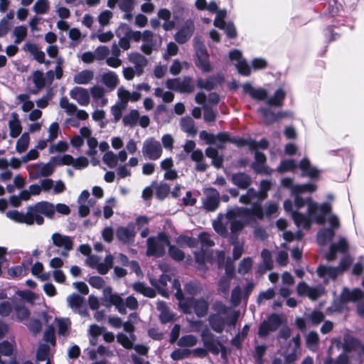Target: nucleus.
<instances>
[{"instance_id": "1", "label": "nucleus", "mask_w": 364, "mask_h": 364, "mask_svg": "<svg viewBox=\"0 0 364 364\" xmlns=\"http://www.w3.org/2000/svg\"><path fill=\"white\" fill-rule=\"evenodd\" d=\"M278 210V204L268 202L266 205L265 212L259 203H254L251 208L233 207L228 209L225 218L230 224V229L232 237H237L240 232L247 225L262 220L264 215L271 217Z\"/></svg>"}, {"instance_id": "2", "label": "nucleus", "mask_w": 364, "mask_h": 364, "mask_svg": "<svg viewBox=\"0 0 364 364\" xmlns=\"http://www.w3.org/2000/svg\"><path fill=\"white\" fill-rule=\"evenodd\" d=\"M55 212V209L53 203L47 201H41L33 205H30L25 213L14 210L8 213L7 215L11 219L18 223H26L29 225L36 223L41 225L44 222L41 215L51 218Z\"/></svg>"}, {"instance_id": "3", "label": "nucleus", "mask_w": 364, "mask_h": 364, "mask_svg": "<svg viewBox=\"0 0 364 364\" xmlns=\"http://www.w3.org/2000/svg\"><path fill=\"white\" fill-rule=\"evenodd\" d=\"M308 215L302 214L295 211L292 213V219L297 227H302L306 230L311 228V220L318 225H323L326 221V216L331 215V205L328 203H323L321 205L312 201L311 198H309Z\"/></svg>"}, {"instance_id": "4", "label": "nucleus", "mask_w": 364, "mask_h": 364, "mask_svg": "<svg viewBox=\"0 0 364 364\" xmlns=\"http://www.w3.org/2000/svg\"><path fill=\"white\" fill-rule=\"evenodd\" d=\"M172 289H176L175 296L178 301L179 307L185 314H191L193 311L198 317H204L207 315L209 304L208 300L200 298L198 299L193 298H185L181 289V284L178 279H173L171 282Z\"/></svg>"}, {"instance_id": "5", "label": "nucleus", "mask_w": 364, "mask_h": 364, "mask_svg": "<svg viewBox=\"0 0 364 364\" xmlns=\"http://www.w3.org/2000/svg\"><path fill=\"white\" fill-rule=\"evenodd\" d=\"M242 88L245 92L247 93L252 99L264 101L267 105L272 107H282L286 96V93L282 88L277 89L272 97H268L267 90L262 87L255 88L250 83H245Z\"/></svg>"}, {"instance_id": "6", "label": "nucleus", "mask_w": 364, "mask_h": 364, "mask_svg": "<svg viewBox=\"0 0 364 364\" xmlns=\"http://www.w3.org/2000/svg\"><path fill=\"white\" fill-rule=\"evenodd\" d=\"M103 300L106 302L107 306H114L118 312L122 314H127L126 308L135 310L139 306L138 301L134 296H129L124 301L119 294L113 293L110 287L104 289Z\"/></svg>"}, {"instance_id": "7", "label": "nucleus", "mask_w": 364, "mask_h": 364, "mask_svg": "<svg viewBox=\"0 0 364 364\" xmlns=\"http://www.w3.org/2000/svg\"><path fill=\"white\" fill-rule=\"evenodd\" d=\"M212 308L214 312L208 316L209 325L213 331L221 333L228 321V311H230V308L220 301L215 302Z\"/></svg>"}, {"instance_id": "8", "label": "nucleus", "mask_w": 364, "mask_h": 364, "mask_svg": "<svg viewBox=\"0 0 364 364\" xmlns=\"http://www.w3.org/2000/svg\"><path fill=\"white\" fill-rule=\"evenodd\" d=\"M282 185L286 188H288L291 190V193L293 196H294V205L298 210L301 208L304 207L305 204L309 205V198H307L306 200L299 196V195L302 193H312L316 191V186L313 183H305L301 185H294V181L290 178H283L281 181Z\"/></svg>"}, {"instance_id": "9", "label": "nucleus", "mask_w": 364, "mask_h": 364, "mask_svg": "<svg viewBox=\"0 0 364 364\" xmlns=\"http://www.w3.org/2000/svg\"><path fill=\"white\" fill-rule=\"evenodd\" d=\"M146 243V255L156 257H162L165 253L166 247L169 245L168 239L164 234H159L157 237H149Z\"/></svg>"}, {"instance_id": "10", "label": "nucleus", "mask_w": 364, "mask_h": 364, "mask_svg": "<svg viewBox=\"0 0 364 364\" xmlns=\"http://www.w3.org/2000/svg\"><path fill=\"white\" fill-rule=\"evenodd\" d=\"M52 244L58 248V253L63 257H68L73 250L74 240L70 236L55 232L51 235Z\"/></svg>"}, {"instance_id": "11", "label": "nucleus", "mask_w": 364, "mask_h": 364, "mask_svg": "<svg viewBox=\"0 0 364 364\" xmlns=\"http://www.w3.org/2000/svg\"><path fill=\"white\" fill-rule=\"evenodd\" d=\"M327 221L331 225L329 228H323L317 233V242L319 245L323 246L331 241L334 235L335 230L340 227V221L338 216L335 214H331L327 218Z\"/></svg>"}, {"instance_id": "12", "label": "nucleus", "mask_w": 364, "mask_h": 364, "mask_svg": "<svg viewBox=\"0 0 364 364\" xmlns=\"http://www.w3.org/2000/svg\"><path fill=\"white\" fill-rule=\"evenodd\" d=\"M282 322V316L277 314H272L259 324L258 336L262 338L267 337L271 333L276 331L279 328Z\"/></svg>"}, {"instance_id": "13", "label": "nucleus", "mask_w": 364, "mask_h": 364, "mask_svg": "<svg viewBox=\"0 0 364 364\" xmlns=\"http://www.w3.org/2000/svg\"><path fill=\"white\" fill-rule=\"evenodd\" d=\"M161 143L154 137H149L143 142L141 153L143 156L149 160H157L162 154Z\"/></svg>"}, {"instance_id": "14", "label": "nucleus", "mask_w": 364, "mask_h": 364, "mask_svg": "<svg viewBox=\"0 0 364 364\" xmlns=\"http://www.w3.org/2000/svg\"><path fill=\"white\" fill-rule=\"evenodd\" d=\"M201 340L204 347L211 353L218 355L225 350L224 346L208 328H205L200 333Z\"/></svg>"}, {"instance_id": "15", "label": "nucleus", "mask_w": 364, "mask_h": 364, "mask_svg": "<svg viewBox=\"0 0 364 364\" xmlns=\"http://www.w3.org/2000/svg\"><path fill=\"white\" fill-rule=\"evenodd\" d=\"M166 85L170 90L183 93H191L194 90V85L192 78L190 77L168 79Z\"/></svg>"}, {"instance_id": "16", "label": "nucleus", "mask_w": 364, "mask_h": 364, "mask_svg": "<svg viewBox=\"0 0 364 364\" xmlns=\"http://www.w3.org/2000/svg\"><path fill=\"white\" fill-rule=\"evenodd\" d=\"M194 31V21L192 18H188L175 33L174 39L178 43L184 44L189 41Z\"/></svg>"}, {"instance_id": "17", "label": "nucleus", "mask_w": 364, "mask_h": 364, "mask_svg": "<svg viewBox=\"0 0 364 364\" xmlns=\"http://www.w3.org/2000/svg\"><path fill=\"white\" fill-rule=\"evenodd\" d=\"M220 204L219 192L213 188H205L203 191V205L208 211H215Z\"/></svg>"}, {"instance_id": "18", "label": "nucleus", "mask_w": 364, "mask_h": 364, "mask_svg": "<svg viewBox=\"0 0 364 364\" xmlns=\"http://www.w3.org/2000/svg\"><path fill=\"white\" fill-rule=\"evenodd\" d=\"M143 43L141 50L146 55H151L153 50L158 48L157 39L152 31L145 30L144 31Z\"/></svg>"}, {"instance_id": "19", "label": "nucleus", "mask_w": 364, "mask_h": 364, "mask_svg": "<svg viewBox=\"0 0 364 364\" xmlns=\"http://www.w3.org/2000/svg\"><path fill=\"white\" fill-rule=\"evenodd\" d=\"M69 95L81 106L86 107L90 102V92L84 87H75L70 90Z\"/></svg>"}, {"instance_id": "20", "label": "nucleus", "mask_w": 364, "mask_h": 364, "mask_svg": "<svg viewBox=\"0 0 364 364\" xmlns=\"http://www.w3.org/2000/svg\"><path fill=\"white\" fill-rule=\"evenodd\" d=\"M136 231L133 224H129L127 227H119L116 232L117 239L124 244L133 243Z\"/></svg>"}, {"instance_id": "21", "label": "nucleus", "mask_w": 364, "mask_h": 364, "mask_svg": "<svg viewBox=\"0 0 364 364\" xmlns=\"http://www.w3.org/2000/svg\"><path fill=\"white\" fill-rule=\"evenodd\" d=\"M230 59L236 61V67L238 72L245 76L250 74L251 70L247 62L242 58V53L239 50H234L229 53Z\"/></svg>"}, {"instance_id": "22", "label": "nucleus", "mask_w": 364, "mask_h": 364, "mask_svg": "<svg viewBox=\"0 0 364 364\" xmlns=\"http://www.w3.org/2000/svg\"><path fill=\"white\" fill-rule=\"evenodd\" d=\"M266 156L265 155L258 151H255V161L253 162L252 167L254 171L257 173L269 175L272 171L270 170L266 165Z\"/></svg>"}, {"instance_id": "23", "label": "nucleus", "mask_w": 364, "mask_h": 364, "mask_svg": "<svg viewBox=\"0 0 364 364\" xmlns=\"http://www.w3.org/2000/svg\"><path fill=\"white\" fill-rule=\"evenodd\" d=\"M348 249V244L347 240L341 237L337 243H332L330 245L329 252L326 255V259L331 262L336 258V253L340 252L345 253Z\"/></svg>"}, {"instance_id": "24", "label": "nucleus", "mask_w": 364, "mask_h": 364, "mask_svg": "<svg viewBox=\"0 0 364 364\" xmlns=\"http://www.w3.org/2000/svg\"><path fill=\"white\" fill-rule=\"evenodd\" d=\"M80 134L87 139V144L89 147L87 154L89 156H95L97 153V147L98 146V141L95 138L91 136V130L88 127H83L80 129Z\"/></svg>"}, {"instance_id": "25", "label": "nucleus", "mask_w": 364, "mask_h": 364, "mask_svg": "<svg viewBox=\"0 0 364 364\" xmlns=\"http://www.w3.org/2000/svg\"><path fill=\"white\" fill-rule=\"evenodd\" d=\"M128 60L135 65L136 73L138 75H141L143 69L148 64L147 59L141 54L134 52L128 55Z\"/></svg>"}, {"instance_id": "26", "label": "nucleus", "mask_w": 364, "mask_h": 364, "mask_svg": "<svg viewBox=\"0 0 364 364\" xmlns=\"http://www.w3.org/2000/svg\"><path fill=\"white\" fill-rule=\"evenodd\" d=\"M168 282H171V279L166 274L161 275L159 279H150L151 284L154 287L158 290L159 294L164 297H168L169 296L168 290L165 289Z\"/></svg>"}, {"instance_id": "27", "label": "nucleus", "mask_w": 364, "mask_h": 364, "mask_svg": "<svg viewBox=\"0 0 364 364\" xmlns=\"http://www.w3.org/2000/svg\"><path fill=\"white\" fill-rule=\"evenodd\" d=\"M91 95L93 100L100 107H105L108 103V100L105 97V90L100 85H94L90 89V95Z\"/></svg>"}, {"instance_id": "28", "label": "nucleus", "mask_w": 364, "mask_h": 364, "mask_svg": "<svg viewBox=\"0 0 364 364\" xmlns=\"http://www.w3.org/2000/svg\"><path fill=\"white\" fill-rule=\"evenodd\" d=\"M56 165L52 161V159L48 163L46 164H38L33 166L36 170L35 178L38 177H47L53 173Z\"/></svg>"}, {"instance_id": "29", "label": "nucleus", "mask_w": 364, "mask_h": 364, "mask_svg": "<svg viewBox=\"0 0 364 364\" xmlns=\"http://www.w3.org/2000/svg\"><path fill=\"white\" fill-rule=\"evenodd\" d=\"M232 181L238 188L246 189L252 183V178L247 173L240 172L232 176Z\"/></svg>"}, {"instance_id": "30", "label": "nucleus", "mask_w": 364, "mask_h": 364, "mask_svg": "<svg viewBox=\"0 0 364 364\" xmlns=\"http://www.w3.org/2000/svg\"><path fill=\"white\" fill-rule=\"evenodd\" d=\"M23 50L25 52H28L31 55H32L34 59L36 60L38 63H44L45 53L43 51L39 49L38 46L36 44L28 42L24 44Z\"/></svg>"}, {"instance_id": "31", "label": "nucleus", "mask_w": 364, "mask_h": 364, "mask_svg": "<svg viewBox=\"0 0 364 364\" xmlns=\"http://www.w3.org/2000/svg\"><path fill=\"white\" fill-rule=\"evenodd\" d=\"M107 5L110 9H114L117 5L122 11H132L134 0H107Z\"/></svg>"}, {"instance_id": "32", "label": "nucleus", "mask_w": 364, "mask_h": 364, "mask_svg": "<svg viewBox=\"0 0 364 364\" xmlns=\"http://www.w3.org/2000/svg\"><path fill=\"white\" fill-rule=\"evenodd\" d=\"M181 130L189 136H195L197 134V129L193 119L190 117H182L179 122Z\"/></svg>"}, {"instance_id": "33", "label": "nucleus", "mask_w": 364, "mask_h": 364, "mask_svg": "<svg viewBox=\"0 0 364 364\" xmlns=\"http://www.w3.org/2000/svg\"><path fill=\"white\" fill-rule=\"evenodd\" d=\"M94 78V73L90 70H83L73 77V81L78 85H87L90 83Z\"/></svg>"}, {"instance_id": "34", "label": "nucleus", "mask_w": 364, "mask_h": 364, "mask_svg": "<svg viewBox=\"0 0 364 364\" xmlns=\"http://www.w3.org/2000/svg\"><path fill=\"white\" fill-rule=\"evenodd\" d=\"M32 81L35 85L36 90H32L33 94H38V92L42 90L46 84V79L44 73L40 70H36L32 73L31 75Z\"/></svg>"}, {"instance_id": "35", "label": "nucleus", "mask_w": 364, "mask_h": 364, "mask_svg": "<svg viewBox=\"0 0 364 364\" xmlns=\"http://www.w3.org/2000/svg\"><path fill=\"white\" fill-rule=\"evenodd\" d=\"M299 168L303 171V176H307L310 178H316L318 175V171L317 168L312 166L309 160L306 158L303 159L300 161Z\"/></svg>"}, {"instance_id": "36", "label": "nucleus", "mask_w": 364, "mask_h": 364, "mask_svg": "<svg viewBox=\"0 0 364 364\" xmlns=\"http://www.w3.org/2000/svg\"><path fill=\"white\" fill-rule=\"evenodd\" d=\"M101 78L103 84L110 90L114 89L119 83L118 76L113 71H108L103 73Z\"/></svg>"}, {"instance_id": "37", "label": "nucleus", "mask_w": 364, "mask_h": 364, "mask_svg": "<svg viewBox=\"0 0 364 364\" xmlns=\"http://www.w3.org/2000/svg\"><path fill=\"white\" fill-rule=\"evenodd\" d=\"M14 309L16 314V318L20 322H23L24 321L28 320L31 315L30 311L22 302L15 303Z\"/></svg>"}, {"instance_id": "38", "label": "nucleus", "mask_w": 364, "mask_h": 364, "mask_svg": "<svg viewBox=\"0 0 364 364\" xmlns=\"http://www.w3.org/2000/svg\"><path fill=\"white\" fill-rule=\"evenodd\" d=\"M257 112L262 117L264 122L267 124H271L278 121L277 113H274L269 108H259Z\"/></svg>"}, {"instance_id": "39", "label": "nucleus", "mask_w": 364, "mask_h": 364, "mask_svg": "<svg viewBox=\"0 0 364 364\" xmlns=\"http://www.w3.org/2000/svg\"><path fill=\"white\" fill-rule=\"evenodd\" d=\"M9 127L11 137L16 138L21 134L22 127L17 114H12V119L9 122Z\"/></svg>"}, {"instance_id": "40", "label": "nucleus", "mask_w": 364, "mask_h": 364, "mask_svg": "<svg viewBox=\"0 0 364 364\" xmlns=\"http://www.w3.org/2000/svg\"><path fill=\"white\" fill-rule=\"evenodd\" d=\"M156 309L159 311H160L159 318L162 323H167L172 320L173 315L170 312L166 304L164 301H157Z\"/></svg>"}, {"instance_id": "41", "label": "nucleus", "mask_w": 364, "mask_h": 364, "mask_svg": "<svg viewBox=\"0 0 364 364\" xmlns=\"http://www.w3.org/2000/svg\"><path fill=\"white\" fill-rule=\"evenodd\" d=\"M362 296L363 292L358 289L350 290L345 288L341 294V299L345 301H355L361 299Z\"/></svg>"}, {"instance_id": "42", "label": "nucleus", "mask_w": 364, "mask_h": 364, "mask_svg": "<svg viewBox=\"0 0 364 364\" xmlns=\"http://www.w3.org/2000/svg\"><path fill=\"white\" fill-rule=\"evenodd\" d=\"M317 273L319 277L328 276L331 279H336L339 274H342L338 267L328 266H320L317 269Z\"/></svg>"}, {"instance_id": "43", "label": "nucleus", "mask_w": 364, "mask_h": 364, "mask_svg": "<svg viewBox=\"0 0 364 364\" xmlns=\"http://www.w3.org/2000/svg\"><path fill=\"white\" fill-rule=\"evenodd\" d=\"M43 265L41 262H37L31 267V273L40 280L45 282L50 279V272H43Z\"/></svg>"}, {"instance_id": "44", "label": "nucleus", "mask_w": 364, "mask_h": 364, "mask_svg": "<svg viewBox=\"0 0 364 364\" xmlns=\"http://www.w3.org/2000/svg\"><path fill=\"white\" fill-rule=\"evenodd\" d=\"M259 200L260 203V194L254 188H249L245 194L240 196L239 201L242 204H250L253 200Z\"/></svg>"}, {"instance_id": "45", "label": "nucleus", "mask_w": 364, "mask_h": 364, "mask_svg": "<svg viewBox=\"0 0 364 364\" xmlns=\"http://www.w3.org/2000/svg\"><path fill=\"white\" fill-rule=\"evenodd\" d=\"M133 289L135 291L143 294L149 298H154L156 296V291L152 288L146 286L143 282H136L133 284Z\"/></svg>"}, {"instance_id": "46", "label": "nucleus", "mask_w": 364, "mask_h": 364, "mask_svg": "<svg viewBox=\"0 0 364 364\" xmlns=\"http://www.w3.org/2000/svg\"><path fill=\"white\" fill-rule=\"evenodd\" d=\"M13 36L15 38L14 43L16 45L20 44L26 39L28 35V29L26 26H17L14 27L12 32Z\"/></svg>"}, {"instance_id": "47", "label": "nucleus", "mask_w": 364, "mask_h": 364, "mask_svg": "<svg viewBox=\"0 0 364 364\" xmlns=\"http://www.w3.org/2000/svg\"><path fill=\"white\" fill-rule=\"evenodd\" d=\"M30 143V136L27 132L23 133L21 137L17 140L16 144L15 149L17 153L22 154L25 152L28 146Z\"/></svg>"}, {"instance_id": "48", "label": "nucleus", "mask_w": 364, "mask_h": 364, "mask_svg": "<svg viewBox=\"0 0 364 364\" xmlns=\"http://www.w3.org/2000/svg\"><path fill=\"white\" fill-rule=\"evenodd\" d=\"M139 112L136 109H132L128 114H125L122 118L124 126L133 127L138 123Z\"/></svg>"}, {"instance_id": "49", "label": "nucleus", "mask_w": 364, "mask_h": 364, "mask_svg": "<svg viewBox=\"0 0 364 364\" xmlns=\"http://www.w3.org/2000/svg\"><path fill=\"white\" fill-rule=\"evenodd\" d=\"M223 215L222 214H219L218 218L213 220V226L218 234L223 237H226L228 235V229L223 222Z\"/></svg>"}, {"instance_id": "50", "label": "nucleus", "mask_w": 364, "mask_h": 364, "mask_svg": "<svg viewBox=\"0 0 364 364\" xmlns=\"http://www.w3.org/2000/svg\"><path fill=\"white\" fill-rule=\"evenodd\" d=\"M112 266L113 257L110 254H109L105 257L103 262H100L98 264L96 269H97L100 274H106L108 272V271L112 267Z\"/></svg>"}, {"instance_id": "51", "label": "nucleus", "mask_w": 364, "mask_h": 364, "mask_svg": "<svg viewBox=\"0 0 364 364\" xmlns=\"http://www.w3.org/2000/svg\"><path fill=\"white\" fill-rule=\"evenodd\" d=\"M16 99L22 104L21 109L23 112H27L33 109L34 103L30 100V97L28 94H19L17 95Z\"/></svg>"}, {"instance_id": "52", "label": "nucleus", "mask_w": 364, "mask_h": 364, "mask_svg": "<svg viewBox=\"0 0 364 364\" xmlns=\"http://www.w3.org/2000/svg\"><path fill=\"white\" fill-rule=\"evenodd\" d=\"M197 343H198L197 337L192 334H188V335L181 336L178 339V341L177 342V345L180 347L191 348V347L196 346L197 344Z\"/></svg>"}, {"instance_id": "53", "label": "nucleus", "mask_w": 364, "mask_h": 364, "mask_svg": "<svg viewBox=\"0 0 364 364\" xmlns=\"http://www.w3.org/2000/svg\"><path fill=\"white\" fill-rule=\"evenodd\" d=\"M58 333L60 336H65L69 333L71 322L68 318H56Z\"/></svg>"}, {"instance_id": "54", "label": "nucleus", "mask_w": 364, "mask_h": 364, "mask_svg": "<svg viewBox=\"0 0 364 364\" xmlns=\"http://www.w3.org/2000/svg\"><path fill=\"white\" fill-rule=\"evenodd\" d=\"M135 339L136 337L134 334H130L129 337L124 333H119L117 336V342L127 349H131L133 348V342Z\"/></svg>"}, {"instance_id": "55", "label": "nucleus", "mask_w": 364, "mask_h": 364, "mask_svg": "<svg viewBox=\"0 0 364 364\" xmlns=\"http://www.w3.org/2000/svg\"><path fill=\"white\" fill-rule=\"evenodd\" d=\"M50 351V347L47 344H41L37 350L36 353V360L38 362L46 361V364H50L48 360V353Z\"/></svg>"}, {"instance_id": "56", "label": "nucleus", "mask_w": 364, "mask_h": 364, "mask_svg": "<svg viewBox=\"0 0 364 364\" xmlns=\"http://www.w3.org/2000/svg\"><path fill=\"white\" fill-rule=\"evenodd\" d=\"M360 341L351 336L346 335L344 337L343 348L346 351H357Z\"/></svg>"}, {"instance_id": "57", "label": "nucleus", "mask_w": 364, "mask_h": 364, "mask_svg": "<svg viewBox=\"0 0 364 364\" xmlns=\"http://www.w3.org/2000/svg\"><path fill=\"white\" fill-rule=\"evenodd\" d=\"M50 9L48 0H37L33 6V10L38 14H47Z\"/></svg>"}, {"instance_id": "58", "label": "nucleus", "mask_w": 364, "mask_h": 364, "mask_svg": "<svg viewBox=\"0 0 364 364\" xmlns=\"http://www.w3.org/2000/svg\"><path fill=\"white\" fill-rule=\"evenodd\" d=\"M59 105L68 115H72L77 111V106L75 104L70 102L66 97L60 98Z\"/></svg>"}, {"instance_id": "59", "label": "nucleus", "mask_w": 364, "mask_h": 364, "mask_svg": "<svg viewBox=\"0 0 364 364\" xmlns=\"http://www.w3.org/2000/svg\"><path fill=\"white\" fill-rule=\"evenodd\" d=\"M26 268L24 264H22L18 266L11 267L9 268L7 270L8 276L13 279L26 275Z\"/></svg>"}, {"instance_id": "60", "label": "nucleus", "mask_w": 364, "mask_h": 364, "mask_svg": "<svg viewBox=\"0 0 364 364\" xmlns=\"http://www.w3.org/2000/svg\"><path fill=\"white\" fill-rule=\"evenodd\" d=\"M267 350V346L264 345H258L255 346L252 352V356L255 364H264L263 356Z\"/></svg>"}, {"instance_id": "61", "label": "nucleus", "mask_w": 364, "mask_h": 364, "mask_svg": "<svg viewBox=\"0 0 364 364\" xmlns=\"http://www.w3.org/2000/svg\"><path fill=\"white\" fill-rule=\"evenodd\" d=\"M197 86L200 89H205L208 91H210L216 86L215 78L213 77H210L205 80L199 78L197 80Z\"/></svg>"}, {"instance_id": "62", "label": "nucleus", "mask_w": 364, "mask_h": 364, "mask_svg": "<svg viewBox=\"0 0 364 364\" xmlns=\"http://www.w3.org/2000/svg\"><path fill=\"white\" fill-rule=\"evenodd\" d=\"M261 257L262 258V267L265 270L272 269L273 268V261L272 259L271 252L268 250L264 249L261 252Z\"/></svg>"}, {"instance_id": "63", "label": "nucleus", "mask_w": 364, "mask_h": 364, "mask_svg": "<svg viewBox=\"0 0 364 364\" xmlns=\"http://www.w3.org/2000/svg\"><path fill=\"white\" fill-rule=\"evenodd\" d=\"M68 305L73 309H77L82 306L84 299L78 294H73L67 298Z\"/></svg>"}, {"instance_id": "64", "label": "nucleus", "mask_w": 364, "mask_h": 364, "mask_svg": "<svg viewBox=\"0 0 364 364\" xmlns=\"http://www.w3.org/2000/svg\"><path fill=\"white\" fill-rule=\"evenodd\" d=\"M318 341V334L316 331H310L306 336V346L311 350L316 348Z\"/></svg>"}]
</instances>
